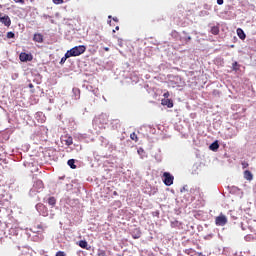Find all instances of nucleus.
Listing matches in <instances>:
<instances>
[{
    "instance_id": "nucleus-32",
    "label": "nucleus",
    "mask_w": 256,
    "mask_h": 256,
    "mask_svg": "<svg viewBox=\"0 0 256 256\" xmlns=\"http://www.w3.org/2000/svg\"><path fill=\"white\" fill-rule=\"evenodd\" d=\"M104 51H109V47H105V48H104Z\"/></svg>"
},
{
    "instance_id": "nucleus-30",
    "label": "nucleus",
    "mask_w": 256,
    "mask_h": 256,
    "mask_svg": "<svg viewBox=\"0 0 256 256\" xmlns=\"http://www.w3.org/2000/svg\"><path fill=\"white\" fill-rule=\"evenodd\" d=\"M141 153H145V150H143V148L138 149V154L141 155Z\"/></svg>"
},
{
    "instance_id": "nucleus-18",
    "label": "nucleus",
    "mask_w": 256,
    "mask_h": 256,
    "mask_svg": "<svg viewBox=\"0 0 256 256\" xmlns=\"http://www.w3.org/2000/svg\"><path fill=\"white\" fill-rule=\"evenodd\" d=\"M68 165L71 169H77V165H75V160L74 159L68 160Z\"/></svg>"
},
{
    "instance_id": "nucleus-5",
    "label": "nucleus",
    "mask_w": 256,
    "mask_h": 256,
    "mask_svg": "<svg viewBox=\"0 0 256 256\" xmlns=\"http://www.w3.org/2000/svg\"><path fill=\"white\" fill-rule=\"evenodd\" d=\"M19 59L20 61H22V63H26V61H33V55L21 52L19 55Z\"/></svg>"
},
{
    "instance_id": "nucleus-14",
    "label": "nucleus",
    "mask_w": 256,
    "mask_h": 256,
    "mask_svg": "<svg viewBox=\"0 0 256 256\" xmlns=\"http://www.w3.org/2000/svg\"><path fill=\"white\" fill-rule=\"evenodd\" d=\"M184 253H185L186 255L195 256L197 252H196L195 250H193V248H189V249H186V250L184 251Z\"/></svg>"
},
{
    "instance_id": "nucleus-23",
    "label": "nucleus",
    "mask_w": 256,
    "mask_h": 256,
    "mask_svg": "<svg viewBox=\"0 0 256 256\" xmlns=\"http://www.w3.org/2000/svg\"><path fill=\"white\" fill-rule=\"evenodd\" d=\"M180 40H182L184 43H189V41H191V36H185V37L181 38Z\"/></svg>"
},
{
    "instance_id": "nucleus-13",
    "label": "nucleus",
    "mask_w": 256,
    "mask_h": 256,
    "mask_svg": "<svg viewBox=\"0 0 256 256\" xmlns=\"http://www.w3.org/2000/svg\"><path fill=\"white\" fill-rule=\"evenodd\" d=\"M219 26H212L210 29V33H212V35H219Z\"/></svg>"
},
{
    "instance_id": "nucleus-29",
    "label": "nucleus",
    "mask_w": 256,
    "mask_h": 256,
    "mask_svg": "<svg viewBox=\"0 0 256 256\" xmlns=\"http://www.w3.org/2000/svg\"><path fill=\"white\" fill-rule=\"evenodd\" d=\"M169 95H170L169 92H166V93L163 94V97H164L165 99H169Z\"/></svg>"
},
{
    "instance_id": "nucleus-15",
    "label": "nucleus",
    "mask_w": 256,
    "mask_h": 256,
    "mask_svg": "<svg viewBox=\"0 0 256 256\" xmlns=\"http://www.w3.org/2000/svg\"><path fill=\"white\" fill-rule=\"evenodd\" d=\"M209 148L211 151H217V149H219V143L217 141L213 142Z\"/></svg>"
},
{
    "instance_id": "nucleus-2",
    "label": "nucleus",
    "mask_w": 256,
    "mask_h": 256,
    "mask_svg": "<svg viewBox=\"0 0 256 256\" xmlns=\"http://www.w3.org/2000/svg\"><path fill=\"white\" fill-rule=\"evenodd\" d=\"M175 180V177L171 175L169 172L163 173V183L166 185V187H171L173 185V181Z\"/></svg>"
},
{
    "instance_id": "nucleus-31",
    "label": "nucleus",
    "mask_w": 256,
    "mask_h": 256,
    "mask_svg": "<svg viewBox=\"0 0 256 256\" xmlns=\"http://www.w3.org/2000/svg\"><path fill=\"white\" fill-rule=\"evenodd\" d=\"M218 5H223L224 0H217Z\"/></svg>"
},
{
    "instance_id": "nucleus-10",
    "label": "nucleus",
    "mask_w": 256,
    "mask_h": 256,
    "mask_svg": "<svg viewBox=\"0 0 256 256\" xmlns=\"http://www.w3.org/2000/svg\"><path fill=\"white\" fill-rule=\"evenodd\" d=\"M79 247H81V249H87V251H89L91 249V247H89V244L87 243L86 240H80L78 242Z\"/></svg>"
},
{
    "instance_id": "nucleus-4",
    "label": "nucleus",
    "mask_w": 256,
    "mask_h": 256,
    "mask_svg": "<svg viewBox=\"0 0 256 256\" xmlns=\"http://www.w3.org/2000/svg\"><path fill=\"white\" fill-rule=\"evenodd\" d=\"M0 22L5 25V27H11V18L8 15L0 14Z\"/></svg>"
},
{
    "instance_id": "nucleus-1",
    "label": "nucleus",
    "mask_w": 256,
    "mask_h": 256,
    "mask_svg": "<svg viewBox=\"0 0 256 256\" xmlns=\"http://www.w3.org/2000/svg\"><path fill=\"white\" fill-rule=\"evenodd\" d=\"M87 51V47L85 45L76 46L70 50H68V56L70 57H79V55H83Z\"/></svg>"
},
{
    "instance_id": "nucleus-22",
    "label": "nucleus",
    "mask_w": 256,
    "mask_h": 256,
    "mask_svg": "<svg viewBox=\"0 0 256 256\" xmlns=\"http://www.w3.org/2000/svg\"><path fill=\"white\" fill-rule=\"evenodd\" d=\"M7 39H15V33L13 32H8L6 35Z\"/></svg>"
},
{
    "instance_id": "nucleus-12",
    "label": "nucleus",
    "mask_w": 256,
    "mask_h": 256,
    "mask_svg": "<svg viewBox=\"0 0 256 256\" xmlns=\"http://www.w3.org/2000/svg\"><path fill=\"white\" fill-rule=\"evenodd\" d=\"M48 205H50V207H54L55 205H57V199L55 197H49L48 198Z\"/></svg>"
},
{
    "instance_id": "nucleus-27",
    "label": "nucleus",
    "mask_w": 256,
    "mask_h": 256,
    "mask_svg": "<svg viewBox=\"0 0 256 256\" xmlns=\"http://www.w3.org/2000/svg\"><path fill=\"white\" fill-rule=\"evenodd\" d=\"M56 256H65V252H63V251H58V252L56 253Z\"/></svg>"
},
{
    "instance_id": "nucleus-33",
    "label": "nucleus",
    "mask_w": 256,
    "mask_h": 256,
    "mask_svg": "<svg viewBox=\"0 0 256 256\" xmlns=\"http://www.w3.org/2000/svg\"><path fill=\"white\" fill-rule=\"evenodd\" d=\"M113 21H116V22H117V21H119V19H118V18H113Z\"/></svg>"
},
{
    "instance_id": "nucleus-9",
    "label": "nucleus",
    "mask_w": 256,
    "mask_h": 256,
    "mask_svg": "<svg viewBox=\"0 0 256 256\" xmlns=\"http://www.w3.org/2000/svg\"><path fill=\"white\" fill-rule=\"evenodd\" d=\"M73 94L75 101H79L81 99V90L79 88H73Z\"/></svg>"
},
{
    "instance_id": "nucleus-19",
    "label": "nucleus",
    "mask_w": 256,
    "mask_h": 256,
    "mask_svg": "<svg viewBox=\"0 0 256 256\" xmlns=\"http://www.w3.org/2000/svg\"><path fill=\"white\" fill-rule=\"evenodd\" d=\"M130 139H132V141H135V143L139 141V137H137V134L135 132L130 134Z\"/></svg>"
},
{
    "instance_id": "nucleus-3",
    "label": "nucleus",
    "mask_w": 256,
    "mask_h": 256,
    "mask_svg": "<svg viewBox=\"0 0 256 256\" xmlns=\"http://www.w3.org/2000/svg\"><path fill=\"white\" fill-rule=\"evenodd\" d=\"M226 223H228L227 216L223 213H220L219 216L215 218V225L217 227H225Z\"/></svg>"
},
{
    "instance_id": "nucleus-25",
    "label": "nucleus",
    "mask_w": 256,
    "mask_h": 256,
    "mask_svg": "<svg viewBox=\"0 0 256 256\" xmlns=\"http://www.w3.org/2000/svg\"><path fill=\"white\" fill-rule=\"evenodd\" d=\"M54 5H63L64 1L63 0H52Z\"/></svg>"
},
{
    "instance_id": "nucleus-16",
    "label": "nucleus",
    "mask_w": 256,
    "mask_h": 256,
    "mask_svg": "<svg viewBox=\"0 0 256 256\" xmlns=\"http://www.w3.org/2000/svg\"><path fill=\"white\" fill-rule=\"evenodd\" d=\"M69 52L67 51L64 55V57L61 58L60 60V65H63V63H65V61H67V59H69L71 56H68Z\"/></svg>"
},
{
    "instance_id": "nucleus-7",
    "label": "nucleus",
    "mask_w": 256,
    "mask_h": 256,
    "mask_svg": "<svg viewBox=\"0 0 256 256\" xmlns=\"http://www.w3.org/2000/svg\"><path fill=\"white\" fill-rule=\"evenodd\" d=\"M236 33H237L239 39H241L242 41H245V39L247 38V35H245V31H243V29H241V28H238L236 30Z\"/></svg>"
},
{
    "instance_id": "nucleus-17",
    "label": "nucleus",
    "mask_w": 256,
    "mask_h": 256,
    "mask_svg": "<svg viewBox=\"0 0 256 256\" xmlns=\"http://www.w3.org/2000/svg\"><path fill=\"white\" fill-rule=\"evenodd\" d=\"M64 141H65V145H67V147H70V145L73 143V137L68 136Z\"/></svg>"
},
{
    "instance_id": "nucleus-24",
    "label": "nucleus",
    "mask_w": 256,
    "mask_h": 256,
    "mask_svg": "<svg viewBox=\"0 0 256 256\" xmlns=\"http://www.w3.org/2000/svg\"><path fill=\"white\" fill-rule=\"evenodd\" d=\"M97 255L98 256H107V253L105 252V250L99 249Z\"/></svg>"
},
{
    "instance_id": "nucleus-20",
    "label": "nucleus",
    "mask_w": 256,
    "mask_h": 256,
    "mask_svg": "<svg viewBox=\"0 0 256 256\" xmlns=\"http://www.w3.org/2000/svg\"><path fill=\"white\" fill-rule=\"evenodd\" d=\"M35 186L38 187V189H43L44 184H43V182L41 180H37L35 182Z\"/></svg>"
},
{
    "instance_id": "nucleus-11",
    "label": "nucleus",
    "mask_w": 256,
    "mask_h": 256,
    "mask_svg": "<svg viewBox=\"0 0 256 256\" xmlns=\"http://www.w3.org/2000/svg\"><path fill=\"white\" fill-rule=\"evenodd\" d=\"M244 179H246V181H253V173L249 170L244 171Z\"/></svg>"
},
{
    "instance_id": "nucleus-26",
    "label": "nucleus",
    "mask_w": 256,
    "mask_h": 256,
    "mask_svg": "<svg viewBox=\"0 0 256 256\" xmlns=\"http://www.w3.org/2000/svg\"><path fill=\"white\" fill-rule=\"evenodd\" d=\"M247 167H249V163L246 161L242 162V169H247Z\"/></svg>"
},
{
    "instance_id": "nucleus-34",
    "label": "nucleus",
    "mask_w": 256,
    "mask_h": 256,
    "mask_svg": "<svg viewBox=\"0 0 256 256\" xmlns=\"http://www.w3.org/2000/svg\"><path fill=\"white\" fill-rule=\"evenodd\" d=\"M30 89H33V84H29Z\"/></svg>"
},
{
    "instance_id": "nucleus-6",
    "label": "nucleus",
    "mask_w": 256,
    "mask_h": 256,
    "mask_svg": "<svg viewBox=\"0 0 256 256\" xmlns=\"http://www.w3.org/2000/svg\"><path fill=\"white\" fill-rule=\"evenodd\" d=\"M161 105H164V106L168 107V109H172V107H173V100L168 99V98L162 99Z\"/></svg>"
},
{
    "instance_id": "nucleus-8",
    "label": "nucleus",
    "mask_w": 256,
    "mask_h": 256,
    "mask_svg": "<svg viewBox=\"0 0 256 256\" xmlns=\"http://www.w3.org/2000/svg\"><path fill=\"white\" fill-rule=\"evenodd\" d=\"M33 41H35V43H43V34L35 33L33 36Z\"/></svg>"
},
{
    "instance_id": "nucleus-21",
    "label": "nucleus",
    "mask_w": 256,
    "mask_h": 256,
    "mask_svg": "<svg viewBox=\"0 0 256 256\" xmlns=\"http://www.w3.org/2000/svg\"><path fill=\"white\" fill-rule=\"evenodd\" d=\"M232 69H233V71H239V63L234 62V63L232 64Z\"/></svg>"
},
{
    "instance_id": "nucleus-28",
    "label": "nucleus",
    "mask_w": 256,
    "mask_h": 256,
    "mask_svg": "<svg viewBox=\"0 0 256 256\" xmlns=\"http://www.w3.org/2000/svg\"><path fill=\"white\" fill-rule=\"evenodd\" d=\"M16 3H20L21 5H25V0H14Z\"/></svg>"
},
{
    "instance_id": "nucleus-35",
    "label": "nucleus",
    "mask_w": 256,
    "mask_h": 256,
    "mask_svg": "<svg viewBox=\"0 0 256 256\" xmlns=\"http://www.w3.org/2000/svg\"><path fill=\"white\" fill-rule=\"evenodd\" d=\"M115 29H116V31H119V26H116Z\"/></svg>"
}]
</instances>
